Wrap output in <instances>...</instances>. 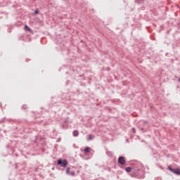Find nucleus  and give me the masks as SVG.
I'll list each match as a JSON object with an SVG mask.
<instances>
[{
    "label": "nucleus",
    "mask_w": 180,
    "mask_h": 180,
    "mask_svg": "<svg viewBox=\"0 0 180 180\" xmlns=\"http://www.w3.org/2000/svg\"><path fill=\"white\" fill-rule=\"evenodd\" d=\"M58 165H61V167H63L64 168H65V167L68 165V162H67L65 160H58Z\"/></svg>",
    "instance_id": "nucleus-1"
},
{
    "label": "nucleus",
    "mask_w": 180,
    "mask_h": 180,
    "mask_svg": "<svg viewBox=\"0 0 180 180\" xmlns=\"http://www.w3.org/2000/svg\"><path fill=\"white\" fill-rule=\"evenodd\" d=\"M24 29L26 32H29V33H33V30H32V29H30L27 25H25Z\"/></svg>",
    "instance_id": "nucleus-4"
},
{
    "label": "nucleus",
    "mask_w": 180,
    "mask_h": 180,
    "mask_svg": "<svg viewBox=\"0 0 180 180\" xmlns=\"http://www.w3.org/2000/svg\"><path fill=\"white\" fill-rule=\"evenodd\" d=\"M34 13L35 15H39V10H35Z\"/></svg>",
    "instance_id": "nucleus-10"
},
{
    "label": "nucleus",
    "mask_w": 180,
    "mask_h": 180,
    "mask_svg": "<svg viewBox=\"0 0 180 180\" xmlns=\"http://www.w3.org/2000/svg\"><path fill=\"white\" fill-rule=\"evenodd\" d=\"M168 170L171 171V172H172V171H174V169L171 168V166L168 167Z\"/></svg>",
    "instance_id": "nucleus-9"
},
{
    "label": "nucleus",
    "mask_w": 180,
    "mask_h": 180,
    "mask_svg": "<svg viewBox=\"0 0 180 180\" xmlns=\"http://www.w3.org/2000/svg\"><path fill=\"white\" fill-rule=\"evenodd\" d=\"M125 171H127V172H131V167H128L125 169Z\"/></svg>",
    "instance_id": "nucleus-8"
},
{
    "label": "nucleus",
    "mask_w": 180,
    "mask_h": 180,
    "mask_svg": "<svg viewBox=\"0 0 180 180\" xmlns=\"http://www.w3.org/2000/svg\"><path fill=\"white\" fill-rule=\"evenodd\" d=\"M132 132L136 133V129L135 128H132Z\"/></svg>",
    "instance_id": "nucleus-12"
},
{
    "label": "nucleus",
    "mask_w": 180,
    "mask_h": 180,
    "mask_svg": "<svg viewBox=\"0 0 180 180\" xmlns=\"http://www.w3.org/2000/svg\"><path fill=\"white\" fill-rule=\"evenodd\" d=\"M91 151V148L89 147H86L84 150V153H85V154H88V153H89Z\"/></svg>",
    "instance_id": "nucleus-6"
},
{
    "label": "nucleus",
    "mask_w": 180,
    "mask_h": 180,
    "mask_svg": "<svg viewBox=\"0 0 180 180\" xmlns=\"http://www.w3.org/2000/svg\"><path fill=\"white\" fill-rule=\"evenodd\" d=\"M172 171L174 174H176V175H180V169H175Z\"/></svg>",
    "instance_id": "nucleus-5"
},
{
    "label": "nucleus",
    "mask_w": 180,
    "mask_h": 180,
    "mask_svg": "<svg viewBox=\"0 0 180 180\" xmlns=\"http://www.w3.org/2000/svg\"><path fill=\"white\" fill-rule=\"evenodd\" d=\"M79 134V132H78V131L77 130L73 131V136L75 137H78Z\"/></svg>",
    "instance_id": "nucleus-7"
},
{
    "label": "nucleus",
    "mask_w": 180,
    "mask_h": 180,
    "mask_svg": "<svg viewBox=\"0 0 180 180\" xmlns=\"http://www.w3.org/2000/svg\"><path fill=\"white\" fill-rule=\"evenodd\" d=\"M118 162L121 164V165H124V164H126V159H124V157L121 156L118 158Z\"/></svg>",
    "instance_id": "nucleus-3"
},
{
    "label": "nucleus",
    "mask_w": 180,
    "mask_h": 180,
    "mask_svg": "<svg viewBox=\"0 0 180 180\" xmlns=\"http://www.w3.org/2000/svg\"><path fill=\"white\" fill-rule=\"evenodd\" d=\"M88 140H92V135L89 136V139Z\"/></svg>",
    "instance_id": "nucleus-11"
},
{
    "label": "nucleus",
    "mask_w": 180,
    "mask_h": 180,
    "mask_svg": "<svg viewBox=\"0 0 180 180\" xmlns=\"http://www.w3.org/2000/svg\"><path fill=\"white\" fill-rule=\"evenodd\" d=\"M66 174L68 175H71L72 176H75V172L71 170V169L70 167H68L66 169Z\"/></svg>",
    "instance_id": "nucleus-2"
}]
</instances>
